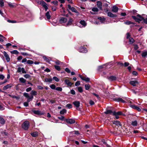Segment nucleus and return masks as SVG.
<instances>
[{"label": "nucleus", "instance_id": "39", "mask_svg": "<svg viewBox=\"0 0 147 147\" xmlns=\"http://www.w3.org/2000/svg\"><path fill=\"white\" fill-rule=\"evenodd\" d=\"M85 86V89L87 90H88L90 88V85L88 84H86Z\"/></svg>", "mask_w": 147, "mask_h": 147}, {"label": "nucleus", "instance_id": "50", "mask_svg": "<svg viewBox=\"0 0 147 147\" xmlns=\"http://www.w3.org/2000/svg\"><path fill=\"white\" fill-rule=\"evenodd\" d=\"M125 24L127 25H129L131 24H133V23L130 21H127L125 22Z\"/></svg>", "mask_w": 147, "mask_h": 147}, {"label": "nucleus", "instance_id": "56", "mask_svg": "<svg viewBox=\"0 0 147 147\" xmlns=\"http://www.w3.org/2000/svg\"><path fill=\"white\" fill-rule=\"evenodd\" d=\"M21 69V72H22V73L26 74V71H25V70L24 68H23V67L22 68V69Z\"/></svg>", "mask_w": 147, "mask_h": 147}, {"label": "nucleus", "instance_id": "62", "mask_svg": "<svg viewBox=\"0 0 147 147\" xmlns=\"http://www.w3.org/2000/svg\"><path fill=\"white\" fill-rule=\"evenodd\" d=\"M4 78V76L2 74L0 75V79L3 80Z\"/></svg>", "mask_w": 147, "mask_h": 147}, {"label": "nucleus", "instance_id": "4", "mask_svg": "<svg viewBox=\"0 0 147 147\" xmlns=\"http://www.w3.org/2000/svg\"><path fill=\"white\" fill-rule=\"evenodd\" d=\"M68 9L69 10H71L73 12H75L77 13V15L79 14V13L77 11V10L74 7H71V5L69 4H68L67 5Z\"/></svg>", "mask_w": 147, "mask_h": 147}, {"label": "nucleus", "instance_id": "64", "mask_svg": "<svg viewBox=\"0 0 147 147\" xmlns=\"http://www.w3.org/2000/svg\"><path fill=\"white\" fill-rule=\"evenodd\" d=\"M71 93L73 95H74L75 94V91L73 90H71Z\"/></svg>", "mask_w": 147, "mask_h": 147}, {"label": "nucleus", "instance_id": "18", "mask_svg": "<svg viewBox=\"0 0 147 147\" xmlns=\"http://www.w3.org/2000/svg\"><path fill=\"white\" fill-rule=\"evenodd\" d=\"M73 104L77 108H78L80 106V103L79 101H75L73 102Z\"/></svg>", "mask_w": 147, "mask_h": 147}, {"label": "nucleus", "instance_id": "12", "mask_svg": "<svg viewBox=\"0 0 147 147\" xmlns=\"http://www.w3.org/2000/svg\"><path fill=\"white\" fill-rule=\"evenodd\" d=\"M42 58L45 61L49 63V62L51 60L50 57H47L45 56H43Z\"/></svg>", "mask_w": 147, "mask_h": 147}, {"label": "nucleus", "instance_id": "59", "mask_svg": "<svg viewBox=\"0 0 147 147\" xmlns=\"http://www.w3.org/2000/svg\"><path fill=\"white\" fill-rule=\"evenodd\" d=\"M32 90V88L31 87H29L28 88H27L26 90V91L27 92H29L31 91Z\"/></svg>", "mask_w": 147, "mask_h": 147}, {"label": "nucleus", "instance_id": "8", "mask_svg": "<svg viewBox=\"0 0 147 147\" xmlns=\"http://www.w3.org/2000/svg\"><path fill=\"white\" fill-rule=\"evenodd\" d=\"M3 54L4 56L5 57L7 61L8 62H9L10 60V58L9 55L5 51L3 52Z\"/></svg>", "mask_w": 147, "mask_h": 147}, {"label": "nucleus", "instance_id": "33", "mask_svg": "<svg viewBox=\"0 0 147 147\" xmlns=\"http://www.w3.org/2000/svg\"><path fill=\"white\" fill-rule=\"evenodd\" d=\"M122 114V112L121 111H118V112H116L114 111L113 113V115H121Z\"/></svg>", "mask_w": 147, "mask_h": 147}, {"label": "nucleus", "instance_id": "51", "mask_svg": "<svg viewBox=\"0 0 147 147\" xmlns=\"http://www.w3.org/2000/svg\"><path fill=\"white\" fill-rule=\"evenodd\" d=\"M66 107H68L69 109H70L72 107V105L70 104H68L67 105Z\"/></svg>", "mask_w": 147, "mask_h": 147}, {"label": "nucleus", "instance_id": "48", "mask_svg": "<svg viewBox=\"0 0 147 147\" xmlns=\"http://www.w3.org/2000/svg\"><path fill=\"white\" fill-rule=\"evenodd\" d=\"M58 118L59 119L61 120H65V119L64 117L62 115L60 117H58Z\"/></svg>", "mask_w": 147, "mask_h": 147}, {"label": "nucleus", "instance_id": "30", "mask_svg": "<svg viewBox=\"0 0 147 147\" xmlns=\"http://www.w3.org/2000/svg\"><path fill=\"white\" fill-rule=\"evenodd\" d=\"M33 112L34 113L37 114L38 115H41V113L38 110H34L33 111Z\"/></svg>", "mask_w": 147, "mask_h": 147}, {"label": "nucleus", "instance_id": "22", "mask_svg": "<svg viewBox=\"0 0 147 147\" xmlns=\"http://www.w3.org/2000/svg\"><path fill=\"white\" fill-rule=\"evenodd\" d=\"M65 83L69 86H71L72 84L69 80L66 79L65 80Z\"/></svg>", "mask_w": 147, "mask_h": 147}, {"label": "nucleus", "instance_id": "42", "mask_svg": "<svg viewBox=\"0 0 147 147\" xmlns=\"http://www.w3.org/2000/svg\"><path fill=\"white\" fill-rule=\"evenodd\" d=\"M74 132V134L76 135H78L80 134L78 131H73L71 132L70 133V134H72Z\"/></svg>", "mask_w": 147, "mask_h": 147}, {"label": "nucleus", "instance_id": "23", "mask_svg": "<svg viewBox=\"0 0 147 147\" xmlns=\"http://www.w3.org/2000/svg\"><path fill=\"white\" fill-rule=\"evenodd\" d=\"M138 122L136 120L132 121L131 122V125L134 126H136L137 125Z\"/></svg>", "mask_w": 147, "mask_h": 147}, {"label": "nucleus", "instance_id": "17", "mask_svg": "<svg viewBox=\"0 0 147 147\" xmlns=\"http://www.w3.org/2000/svg\"><path fill=\"white\" fill-rule=\"evenodd\" d=\"M130 84L133 86H136L137 84H138V82L137 81L133 80L130 82Z\"/></svg>", "mask_w": 147, "mask_h": 147}, {"label": "nucleus", "instance_id": "57", "mask_svg": "<svg viewBox=\"0 0 147 147\" xmlns=\"http://www.w3.org/2000/svg\"><path fill=\"white\" fill-rule=\"evenodd\" d=\"M65 70L68 73H70V71L68 68H66L65 69Z\"/></svg>", "mask_w": 147, "mask_h": 147}, {"label": "nucleus", "instance_id": "15", "mask_svg": "<svg viewBox=\"0 0 147 147\" xmlns=\"http://www.w3.org/2000/svg\"><path fill=\"white\" fill-rule=\"evenodd\" d=\"M13 85L12 84H7L5 86L3 87V90H5L8 89L9 88L11 87Z\"/></svg>", "mask_w": 147, "mask_h": 147}, {"label": "nucleus", "instance_id": "45", "mask_svg": "<svg viewBox=\"0 0 147 147\" xmlns=\"http://www.w3.org/2000/svg\"><path fill=\"white\" fill-rule=\"evenodd\" d=\"M27 64H32L34 62L32 60H29L27 61Z\"/></svg>", "mask_w": 147, "mask_h": 147}, {"label": "nucleus", "instance_id": "25", "mask_svg": "<svg viewBox=\"0 0 147 147\" xmlns=\"http://www.w3.org/2000/svg\"><path fill=\"white\" fill-rule=\"evenodd\" d=\"M19 81L21 83L26 84V80L23 78H19Z\"/></svg>", "mask_w": 147, "mask_h": 147}, {"label": "nucleus", "instance_id": "28", "mask_svg": "<svg viewBox=\"0 0 147 147\" xmlns=\"http://www.w3.org/2000/svg\"><path fill=\"white\" fill-rule=\"evenodd\" d=\"M113 123L117 126L121 125L120 122L118 121H113Z\"/></svg>", "mask_w": 147, "mask_h": 147}, {"label": "nucleus", "instance_id": "24", "mask_svg": "<svg viewBox=\"0 0 147 147\" xmlns=\"http://www.w3.org/2000/svg\"><path fill=\"white\" fill-rule=\"evenodd\" d=\"M80 23L84 27L86 26L87 24L86 23L84 20H81L80 22Z\"/></svg>", "mask_w": 147, "mask_h": 147}, {"label": "nucleus", "instance_id": "26", "mask_svg": "<svg viewBox=\"0 0 147 147\" xmlns=\"http://www.w3.org/2000/svg\"><path fill=\"white\" fill-rule=\"evenodd\" d=\"M98 19L100 20L102 23H104L106 20V18L104 17H98Z\"/></svg>", "mask_w": 147, "mask_h": 147}, {"label": "nucleus", "instance_id": "7", "mask_svg": "<svg viewBox=\"0 0 147 147\" xmlns=\"http://www.w3.org/2000/svg\"><path fill=\"white\" fill-rule=\"evenodd\" d=\"M40 3L42 6L45 8V11H47L48 9L47 4L43 1H41Z\"/></svg>", "mask_w": 147, "mask_h": 147}, {"label": "nucleus", "instance_id": "46", "mask_svg": "<svg viewBox=\"0 0 147 147\" xmlns=\"http://www.w3.org/2000/svg\"><path fill=\"white\" fill-rule=\"evenodd\" d=\"M55 67L56 69L58 71H60L61 70V68L60 66L57 65H55L54 66Z\"/></svg>", "mask_w": 147, "mask_h": 147}, {"label": "nucleus", "instance_id": "9", "mask_svg": "<svg viewBox=\"0 0 147 147\" xmlns=\"http://www.w3.org/2000/svg\"><path fill=\"white\" fill-rule=\"evenodd\" d=\"M65 120L67 123L70 124H73L75 122V120L73 119H65Z\"/></svg>", "mask_w": 147, "mask_h": 147}, {"label": "nucleus", "instance_id": "37", "mask_svg": "<svg viewBox=\"0 0 147 147\" xmlns=\"http://www.w3.org/2000/svg\"><path fill=\"white\" fill-rule=\"evenodd\" d=\"M67 112V111L65 109H63L62 111L60 112V113L61 115L64 114L65 113H66Z\"/></svg>", "mask_w": 147, "mask_h": 147}, {"label": "nucleus", "instance_id": "36", "mask_svg": "<svg viewBox=\"0 0 147 147\" xmlns=\"http://www.w3.org/2000/svg\"><path fill=\"white\" fill-rule=\"evenodd\" d=\"M142 56L143 57H145L147 56V51L143 52L142 54Z\"/></svg>", "mask_w": 147, "mask_h": 147}, {"label": "nucleus", "instance_id": "6", "mask_svg": "<svg viewBox=\"0 0 147 147\" xmlns=\"http://www.w3.org/2000/svg\"><path fill=\"white\" fill-rule=\"evenodd\" d=\"M79 51L80 52L83 53H86L87 52L86 48L83 47H82L79 48Z\"/></svg>", "mask_w": 147, "mask_h": 147}, {"label": "nucleus", "instance_id": "61", "mask_svg": "<svg viewBox=\"0 0 147 147\" xmlns=\"http://www.w3.org/2000/svg\"><path fill=\"white\" fill-rule=\"evenodd\" d=\"M21 69H22V68H21L20 67H19L18 68V70L17 71V72H18V73L21 72Z\"/></svg>", "mask_w": 147, "mask_h": 147}, {"label": "nucleus", "instance_id": "10", "mask_svg": "<svg viewBox=\"0 0 147 147\" xmlns=\"http://www.w3.org/2000/svg\"><path fill=\"white\" fill-rule=\"evenodd\" d=\"M114 100L115 101L118 102H121L123 103H125V101L122 98H115L114 99Z\"/></svg>", "mask_w": 147, "mask_h": 147}, {"label": "nucleus", "instance_id": "13", "mask_svg": "<svg viewBox=\"0 0 147 147\" xmlns=\"http://www.w3.org/2000/svg\"><path fill=\"white\" fill-rule=\"evenodd\" d=\"M117 78L114 76H111L107 78L108 79L111 81H114L116 80Z\"/></svg>", "mask_w": 147, "mask_h": 147}, {"label": "nucleus", "instance_id": "1", "mask_svg": "<svg viewBox=\"0 0 147 147\" xmlns=\"http://www.w3.org/2000/svg\"><path fill=\"white\" fill-rule=\"evenodd\" d=\"M37 92L36 91L32 90L31 91V95L30 96L29 94L25 92L23 94V95L28 99V101L30 102L32 101L34 97L33 96L36 95Z\"/></svg>", "mask_w": 147, "mask_h": 147}, {"label": "nucleus", "instance_id": "38", "mask_svg": "<svg viewBox=\"0 0 147 147\" xmlns=\"http://www.w3.org/2000/svg\"><path fill=\"white\" fill-rule=\"evenodd\" d=\"M11 53L12 54H14L16 55L19 53V52L16 50H14L12 51H11Z\"/></svg>", "mask_w": 147, "mask_h": 147}, {"label": "nucleus", "instance_id": "58", "mask_svg": "<svg viewBox=\"0 0 147 147\" xmlns=\"http://www.w3.org/2000/svg\"><path fill=\"white\" fill-rule=\"evenodd\" d=\"M58 1H55L51 2L52 3H53L55 5H57L58 3Z\"/></svg>", "mask_w": 147, "mask_h": 147}, {"label": "nucleus", "instance_id": "5", "mask_svg": "<svg viewBox=\"0 0 147 147\" xmlns=\"http://www.w3.org/2000/svg\"><path fill=\"white\" fill-rule=\"evenodd\" d=\"M67 19L65 18L61 17L59 20V22L61 24H64L67 22Z\"/></svg>", "mask_w": 147, "mask_h": 147}, {"label": "nucleus", "instance_id": "16", "mask_svg": "<svg viewBox=\"0 0 147 147\" xmlns=\"http://www.w3.org/2000/svg\"><path fill=\"white\" fill-rule=\"evenodd\" d=\"M118 8L117 7L114 5L112 7V11L113 12L116 13L118 11Z\"/></svg>", "mask_w": 147, "mask_h": 147}, {"label": "nucleus", "instance_id": "32", "mask_svg": "<svg viewBox=\"0 0 147 147\" xmlns=\"http://www.w3.org/2000/svg\"><path fill=\"white\" fill-rule=\"evenodd\" d=\"M113 112L112 111L110 110H107L105 112V113L106 114H112L113 115Z\"/></svg>", "mask_w": 147, "mask_h": 147}, {"label": "nucleus", "instance_id": "63", "mask_svg": "<svg viewBox=\"0 0 147 147\" xmlns=\"http://www.w3.org/2000/svg\"><path fill=\"white\" fill-rule=\"evenodd\" d=\"M24 77L26 78H28L29 77L30 75L28 74H26L24 75Z\"/></svg>", "mask_w": 147, "mask_h": 147}, {"label": "nucleus", "instance_id": "21", "mask_svg": "<svg viewBox=\"0 0 147 147\" xmlns=\"http://www.w3.org/2000/svg\"><path fill=\"white\" fill-rule=\"evenodd\" d=\"M50 12H50L49 11H48L45 13V16H46L47 19L48 20L50 19L51 17V16L50 14Z\"/></svg>", "mask_w": 147, "mask_h": 147}, {"label": "nucleus", "instance_id": "54", "mask_svg": "<svg viewBox=\"0 0 147 147\" xmlns=\"http://www.w3.org/2000/svg\"><path fill=\"white\" fill-rule=\"evenodd\" d=\"M28 102V99L27 100V102H25L24 103V106L25 107H28V103L29 102Z\"/></svg>", "mask_w": 147, "mask_h": 147}, {"label": "nucleus", "instance_id": "44", "mask_svg": "<svg viewBox=\"0 0 147 147\" xmlns=\"http://www.w3.org/2000/svg\"><path fill=\"white\" fill-rule=\"evenodd\" d=\"M4 5V3L3 0H0V6L2 7Z\"/></svg>", "mask_w": 147, "mask_h": 147}, {"label": "nucleus", "instance_id": "3", "mask_svg": "<svg viewBox=\"0 0 147 147\" xmlns=\"http://www.w3.org/2000/svg\"><path fill=\"white\" fill-rule=\"evenodd\" d=\"M30 126V123L27 121H25L22 124V128L25 130H27L29 128Z\"/></svg>", "mask_w": 147, "mask_h": 147}, {"label": "nucleus", "instance_id": "55", "mask_svg": "<svg viewBox=\"0 0 147 147\" xmlns=\"http://www.w3.org/2000/svg\"><path fill=\"white\" fill-rule=\"evenodd\" d=\"M80 85V81H77L76 82L75 84V85L76 86H77Z\"/></svg>", "mask_w": 147, "mask_h": 147}, {"label": "nucleus", "instance_id": "29", "mask_svg": "<svg viewBox=\"0 0 147 147\" xmlns=\"http://www.w3.org/2000/svg\"><path fill=\"white\" fill-rule=\"evenodd\" d=\"M129 42L130 44L133 43L135 41V40H134V39L131 37L129 38Z\"/></svg>", "mask_w": 147, "mask_h": 147}, {"label": "nucleus", "instance_id": "11", "mask_svg": "<svg viewBox=\"0 0 147 147\" xmlns=\"http://www.w3.org/2000/svg\"><path fill=\"white\" fill-rule=\"evenodd\" d=\"M107 15L108 16L112 18L116 17L117 16V15L113 14L110 11L107 13Z\"/></svg>", "mask_w": 147, "mask_h": 147}, {"label": "nucleus", "instance_id": "34", "mask_svg": "<svg viewBox=\"0 0 147 147\" xmlns=\"http://www.w3.org/2000/svg\"><path fill=\"white\" fill-rule=\"evenodd\" d=\"M52 80L51 78H46L45 79V81L46 82H50L52 81Z\"/></svg>", "mask_w": 147, "mask_h": 147}, {"label": "nucleus", "instance_id": "35", "mask_svg": "<svg viewBox=\"0 0 147 147\" xmlns=\"http://www.w3.org/2000/svg\"><path fill=\"white\" fill-rule=\"evenodd\" d=\"M102 142H103L104 144V146H106L107 147H110V146L109 145H108L107 142H105L104 140H103L102 141Z\"/></svg>", "mask_w": 147, "mask_h": 147}, {"label": "nucleus", "instance_id": "52", "mask_svg": "<svg viewBox=\"0 0 147 147\" xmlns=\"http://www.w3.org/2000/svg\"><path fill=\"white\" fill-rule=\"evenodd\" d=\"M53 79L56 82H59V79L56 76L53 77Z\"/></svg>", "mask_w": 147, "mask_h": 147}, {"label": "nucleus", "instance_id": "43", "mask_svg": "<svg viewBox=\"0 0 147 147\" xmlns=\"http://www.w3.org/2000/svg\"><path fill=\"white\" fill-rule=\"evenodd\" d=\"M82 80H84L86 82H89L90 81V78H88L84 77Z\"/></svg>", "mask_w": 147, "mask_h": 147}, {"label": "nucleus", "instance_id": "31", "mask_svg": "<svg viewBox=\"0 0 147 147\" xmlns=\"http://www.w3.org/2000/svg\"><path fill=\"white\" fill-rule=\"evenodd\" d=\"M5 123V121L4 119L0 117V123L1 124H4Z\"/></svg>", "mask_w": 147, "mask_h": 147}, {"label": "nucleus", "instance_id": "47", "mask_svg": "<svg viewBox=\"0 0 147 147\" xmlns=\"http://www.w3.org/2000/svg\"><path fill=\"white\" fill-rule=\"evenodd\" d=\"M50 87L53 89H55V86L54 84H52L50 85Z\"/></svg>", "mask_w": 147, "mask_h": 147}, {"label": "nucleus", "instance_id": "20", "mask_svg": "<svg viewBox=\"0 0 147 147\" xmlns=\"http://www.w3.org/2000/svg\"><path fill=\"white\" fill-rule=\"evenodd\" d=\"M130 107L133 109H135L138 110V111H140L141 110L140 109L139 107L136 106L135 105H130Z\"/></svg>", "mask_w": 147, "mask_h": 147}, {"label": "nucleus", "instance_id": "2", "mask_svg": "<svg viewBox=\"0 0 147 147\" xmlns=\"http://www.w3.org/2000/svg\"><path fill=\"white\" fill-rule=\"evenodd\" d=\"M132 17L136 22H139L140 21L143 20L144 22L147 24V18H144L139 14L137 15L136 16H132Z\"/></svg>", "mask_w": 147, "mask_h": 147}, {"label": "nucleus", "instance_id": "41", "mask_svg": "<svg viewBox=\"0 0 147 147\" xmlns=\"http://www.w3.org/2000/svg\"><path fill=\"white\" fill-rule=\"evenodd\" d=\"M5 38L3 35L0 34V42H3V38Z\"/></svg>", "mask_w": 147, "mask_h": 147}, {"label": "nucleus", "instance_id": "60", "mask_svg": "<svg viewBox=\"0 0 147 147\" xmlns=\"http://www.w3.org/2000/svg\"><path fill=\"white\" fill-rule=\"evenodd\" d=\"M134 45V49L136 50L137 49H138L139 48V47L138 46V45Z\"/></svg>", "mask_w": 147, "mask_h": 147}, {"label": "nucleus", "instance_id": "40", "mask_svg": "<svg viewBox=\"0 0 147 147\" xmlns=\"http://www.w3.org/2000/svg\"><path fill=\"white\" fill-rule=\"evenodd\" d=\"M92 10L94 12H98V9L96 7H93L92 9Z\"/></svg>", "mask_w": 147, "mask_h": 147}, {"label": "nucleus", "instance_id": "27", "mask_svg": "<svg viewBox=\"0 0 147 147\" xmlns=\"http://www.w3.org/2000/svg\"><path fill=\"white\" fill-rule=\"evenodd\" d=\"M31 135L34 137H36L38 135V133L37 132H34L31 133Z\"/></svg>", "mask_w": 147, "mask_h": 147}, {"label": "nucleus", "instance_id": "49", "mask_svg": "<svg viewBox=\"0 0 147 147\" xmlns=\"http://www.w3.org/2000/svg\"><path fill=\"white\" fill-rule=\"evenodd\" d=\"M78 90L79 92H82L83 91L82 88V87L81 86L78 87Z\"/></svg>", "mask_w": 147, "mask_h": 147}, {"label": "nucleus", "instance_id": "53", "mask_svg": "<svg viewBox=\"0 0 147 147\" xmlns=\"http://www.w3.org/2000/svg\"><path fill=\"white\" fill-rule=\"evenodd\" d=\"M56 90L57 91H61L62 90V89L61 87H57L56 88Z\"/></svg>", "mask_w": 147, "mask_h": 147}, {"label": "nucleus", "instance_id": "19", "mask_svg": "<svg viewBox=\"0 0 147 147\" xmlns=\"http://www.w3.org/2000/svg\"><path fill=\"white\" fill-rule=\"evenodd\" d=\"M73 22V19L71 18H69L67 23L66 24V26H68L71 25Z\"/></svg>", "mask_w": 147, "mask_h": 147}, {"label": "nucleus", "instance_id": "14", "mask_svg": "<svg viewBox=\"0 0 147 147\" xmlns=\"http://www.w3.org/2000/svg\"><path fill=\"white\" fill-rule=\"evenodd\" d=\"M97 5L98 7L100 9V10H102V3L100 1H98L97 2Z\"/></svg>", "mask_w": 147, "mask_h": 147}]
</instances>
